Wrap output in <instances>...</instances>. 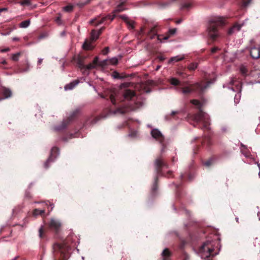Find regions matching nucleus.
Masks as SVG:
<instances>
[{
  "label": "nucleus",
  "instance_id": "9",
  "mask_svg": "<svg viewBox=\"0 0 260 260\" xmlns=\"http://www.w3.org/2000/svg\"><path fill=\"white\" fill-rule=\"evenodd\" d=\"M206 86L199 83L191 84L188 86L181 88V92L184 95L190 94L192 92H197L200 94L202 93Z\"/></svg>",
  "mask_w": 260,
  "mask_h": 260
},
{
  "label": "nucleus",
  "instance_id": "64",
  "mask_svg": "<svg viewBox=\"0 0 260 260\" xmlns=\"http://www.w3.org/2000/svg\"><path fill=\"white\" fill-rule=\"evenodd\" d=\"M258 175H259V177H260V172H259Z\"/></svg>",
  "mask_w": 260,
  "mask_h": 260
},
{
  "label": "nucleus",
  "instance_id": "43",
  "mask_svg": "<svg viewBox=\"0 0 260 260\" xmlns=\"http://www.w3.org/2000/svg\"><path fill=\"white\" fill-rule=\"evenodd\" d=\"M120 78H121V77L120 76L119 73L115 71V79H116V78L119 79Z\"/></svg>",
  "mask_w": 260,
  "mask_h": 260
},
{
  "label": "nucleus",
  "instance_id": "52",
  "mask_svg": "<svg viewBox=\"0 0 260 260\" xmlns=\"http://www.w3.org/2000/svg\"><path fill=\"white\" fill-rule=\"evenodd\" d=\"M118 63V59L115 57V66Z\"/></svg>",
  "mask_w": 260,
  "mask_h": 260
},
{
  "label": "nucleus",
  "instance_id": "15",
  "mask_svg": "<svg viewBox=\"0 0 260 260\" xmlns=\"http://www.w3.org/2000/svg\"><path fill=\"white\" fill-rule=\"evenodd\" d=\"M59 149L58 148L54 147H53L51 150L50 154L49 157L46 160V161L44 164V168L45 169H48L49 168V164L50 162H53L55 158L58 155Z\"/></svg>",
  "mask_w": 260,
  "mask_h": 260
},
{
  "label": "nucleus",
  "instance_id": "48",
  "mask_svg": "<svg viewBox=\"0 0 260 260\" xmlns=\"http://www.w3.org/2000/svg\"><path fill=\"white\" fill-rule=\"evenodd\" d=\"M177 159L175 157H173L172 158L171 161H172V163H174V162H175V161H177Z\"/></svg>",
  "mask_w": 260,
  "mask_h": 260
},
{
  "label": "nucleus",
  "instance_id": "4",
  "mask_svg": "<svg viewBox=\"0 0 260 260\" xmlns=\"http://www.w3.org/2000/svg\"><path fill=\"white\" fill-rule=\"evenodd\" d=\"M190 103L196 106L199 109V112L197 113L189 114L188 117L193 121L199 124L200 122L202 123L203 126L202 129H209L210 118L209 115L202 110V104L198 100H192Z\"/></svg>",
  "mask_w": 260,
  "mask_h": 260
},
{
  "label": "nucleus",
  "instance_id": "23",
  "mask_svg": "<svg viewBox=\"0 0 260 260\" xmlns=\"http://www.w3.org/2000/svg\"><path fill=\"white\" fill-rule=\"evenodd\" d=\"M79 83V81L78 80L73 81V82L70 83L69 84H67L64 86V89L66 90H71L73 89Z\"/></svg>",
  "mask_w": 260,
  "mask_h": 260
},
{
  "label": "nucleus",
  "instance_id": "49",
  "mask_svg": "<svg viewBox=\"0 0 260 260\" xmlns=\"http://www.w3.org/2000/svg\"><path fill=\"white\" fill-rule=\"evenodd\" d=\"M7 11V8H3L0 9V13L2 12H3V11Z\"/></svg>",
  "mask_w": 260,
  "mask_h": 260
},
{
  "label": "nucleus",
  "instance_id": "17",
  "mask_svg": "<svg viewBox=\"0 0 260 260\" xmlns=\"http://www.w3.org/2000/svg\"><path fill=\"white\" fill-rule=\"evenodd\" d=\"M12 95L11 90L4 86L0 87V101L11 97Z\"/></svg>",
  "mask_w": 260,
  "mask_h": 260
},
{
  "label": "nucleus",
  "instance_id": "59",
  "mask_svg": "<svg viewBox=\"0 0 260 260\" xmlns=\"http://www.w3.org/2000/svg\"><path fill=\"white\" fill-rule=\"evenodd\" d=\"M18 256H16L14 259L12 260H16L18 258Z\"/></svg>",
  "mask_w": 260,
  "mask_h": 260
},
{
  "label": "nucleus",
  "instance_id": "50",
  "mask_svg": "<svg viewBox=\"0 0 260 260\" xmlns=\"http://www.w3.org/2000/svg\"><path fill=\"white\" fill-rule=\"evenodd\" d=\"M42 61H43V59H41V58L39 59L38 61V64L40 65L42 63Z\"/></svg>",
  "mask_w": 260,
  "mask_h": 260
},
{
  "label": "nucleus",
  "instance_id": "40",
  "mask_svg": "<svg viewBox=\"0 0 260 260\" xmlns=\"http://www.w3.org/2000/svg\"><path fill=\"white\" fill-rule=\"evenodd\" d=\"M39 232V237L41 238H43V233H44V230H43V226H42L40 228Z\"/></svg>",
  "mask_w": 260,
  "mask_h": 260
},
{
  "label": "nucleus",
  "instance_id": "7",
  "mask_svg": "<svg viewBox=\"0 0 260 260\" xmlns=\"http://www.w3.org/2000/svg\"><path fill=\"white\" fill-rule=\"evenodd\" d=\"M126 0H120L116 6V7L115 8V13H116V12H119L126 10ZM117 17H118L122 19L124 21V22L127 24L129 28H134V21L129 20L128 18L126 17L125 15H116V14H115V18Z\"/></svg>",
  "mask_w": 260,
  "mask_h": 260
},
{
  "label": "nucleus",
  "instance_id": "22",
  "mask_svg": "<svg viewBox=\"0 0 260 260\" xmlns=\"http://www.w3.org/2000/svg\"><path fill=\"white\" fill-rule=\"evenodd\" d=\"M172 253L168 248H165L161 253L162 260H170Z\"/></svg>",
  "mask_w": 260,
  "mask_h": 260
},
{
  "label": "nucleus",
  "instance_id": "21",
  "mask_svg": "<svg viewBox=\"0 0 260 260\" xmlns=\"http://www.w3.org/2000/svg\"><path fill=\"white\" fill-rule=\"evenodd\" d=\"M241 25L238 23H235L231 28H230L228 31V35H232L235 31H238L240 30Z\"/></svg>",
  "mask_w": 260,
  "mask_h": 260
},
{
  "label": "nucleus",
  "instance_id": "6",
  "mask_svg": "<svg viewBox=\"0 0 260 260\" xmlns=\"http://www.w3.org/2000/svg\"><path fill=\"white\" fill-rule=\"evenodd\" d=\"M215 241L208 240L200 248V254L202 259L212 260V258L217 254L215 252Z\"/></svg>",
  "mask_w": 260,
  "mask_h": 260
},
{
  "label": "nucleus",
  "instance_id": "10",
  "mask_svg": "<svg viewBox=\"0 0 260 260\" xmlns=\"http://www.w3.org/2000/svg\"><path fill=\"white\" fill-rule=\"evenodd\" d=\"M112 113L113 111H112L111 109L107 107L103 110L102 113L100 116L95 117H91L88 118L85 123V125L95 124L102 118H105L112 115Z\"/></svg>",
  "mask_w": 260,
  "mask_h": 260
},
{
  "label": "nucleus",
  "instance_id": "26",
  "mask_svg": "<svg viewBox=\"0 0 260 260\" xmlns=\"http://www.w3.org/2000/svg\"><path fill=\"white\" fill-rule=\"evenodd\" d=\"M74 8V6L72 4H69L67 6L63 8V10L66 12H72Z\"/></svg>",
  "mask_w": 260,
  "mask_h": 260
},
{
  "label": "nucleus",
  "instance_id": "13",
  "mask_svg": "<svg viewBox=\"0 0 260 260\" xmlns=\"http://www.w3.org/2000/svg\"><path fill=\"white\" fill-rule=\"evenodd\" d=\"M151 135L155 139L158 141L160 144L162 145V148L161 149V152L163 153L165 151V149L166 148V145L164 143V137L161 134L160 131L158 129H154L151 131Z\"/></svg>",
  "mask_w": 260,
  "mask_h": 260
},
{
  "label": "nucleus",
  "instance_id": "16",
  "mask_svg": "<svg viewBox=\"0 0 260 260\" xmlns=\"http://www.w3.org/2000/svg\"><path fill=\"white\" fill-rule=\"evenodd\" d=\"M48 226L50 230L57 234L60 230L61 223L58 220L51 219L48 223Z\"/></svg>",
  "mask_w": 260,
  "mask_h": 260
},
{
  "label": "nucleus",
  "instance_id": "36",
  "mask_svg": "<svg viewBox=\"0 0 260 260\" xmlns=\"http://www.w3.org/2000/svg\"><path fill=\"white\" fill-rule=\"evenodd\" d=\"M78 65H79V68L81 69H86V70H87V66H85L83 63L81 59H79V61H78Z\"/></svg>",
  "mask_w": 260,
  "mask_h": 260
},
{
  "label": "nucleus",
  "instance_id": "42",
  "mask_svg": "<svg viewBox=\"0 0 260 260\" xmlns=\"http://www.w3.org/2000/svg\"><path fill=\"white\" fill-rule=\"evenodd\" d=\"M207 141L208 145L210 144V138L209 137H206L203 143H205Z\"/></svg>",
  "mask_w": 260,
  "mask_h": 260
},
{
  "label": "nucleus",
  "instance_id": "18",
  "mask_svg": "<svg viewBox=\"0 0 260 260\" xmlns=\"http://www.w3.org/2000/svg\"><path fill=\"white\" fill-rule=\"evenodd\" d=\"M102 98L105 99L107 100H110L111 103L114 104V91L110 90L105 91L100 94Z\"/></svg>",
  "mask_w": 260,
  "mask_h": 260
},
{
  "label": "nucleus",
  "instance_id": "2",
  "mask_svg": "<svg viewBox=\"0 0 260 260\" xmlns=\"http://www.w3.org/2000/svg\"><path fill=\"white\" fill-rule=\"evenodd\" d=\"M72 242V236H69L62 243H55L53 246L54 260H67L70 256V244Z\"/></svg>",
  "mask_w": 260,
  "mask_h": 260
},
{
  "label": "nucleus",
  "instance_id": "45",
  "mask_svg": "<svg viewBox=\"0 0 260 260\" xmlns=\"http://www.w3.org/2000/svg\"><path fill=\"white\" fill-rule=\"evenodd\" d=\"M0 63L3 64H7V62L6 60L4 59L2 61H0Z\"/></svg>",
  "mask_w": 260,
  "mask_h": 260
},
{
  "label": "nucleus",
  "instance_id": "1",
  "mask_svg": "<svg viewBox=\"0 0 260 260\" xmlns=\"http://www.w3.org/2000/svg\"><path fill=\"white\" fill-rule=\"evenodd\" d=\"M154 166V170L156 173V176L155 178L154 182L151 188V192L154 195L158 189V177L164 176L168 178L171 177L172 176V172L169 171L166 173L162 171V169L164 168H169V165L165 160L161 154L155 159Z\"/></svg>",
  "mask_w": 260,
  "mask_h": 260
},
{
  "label": "nucleus",
  "instance_id": "8",
  "mask_svg": "<svg viewBox=\"0 0 260 260\" xmlns=\"http://www.w3.org/2000/svg\"><path fill=\"white\" fill-rule=\"evenodd\" d=\"M96 66H99L102 67L104 69H109V66H114V58H112L110 59H105L101 62L99 60V57H95L92 62L89 63L87 65V70H91L94 68ZM112 70V69L109 68Z\"/></svg>",
  "mask_w": 260,
  "mask_h": 260
},
{
  "label": "nucleus",
  "instance_id": "39",
  "mask_svg": "<svg viewBox=\"0 0 260 260\" xmlns=\"http://www.w3.org/2000/svg\"><path fill=\"white\" fill-rule=\"evenodd\" d=\"M251 2V0H243V6L244 7L247 6Z\"/></svg>",
  "mask_w": 260,
  "mask_h": 260
},
{
  "label": "nucleus",
  "instance_id": "38",
  "mask_svg": "<svg viewBox=\"0 0 260 260\" xmlns=\"http://www.w3.org/2000/svg\"><path fill=\"white\" fill-rule=\"evenodd\" d=\"M109 51V48L108 47H106L104 48L103 50L102 51L103 54L104 55H107Z\"/></svg>",
  "mask_w": 260,
  "mask_h": 260
},
{
  "label": "nucleus",
  "instance_id": "24",
  "mask_svg": "<svg viewBox=\"0 0 260 260\" xmlns=\"http://www.w3.org/2000/svg\"><path fill=\"white\" fill-rule=\"evenodd\" d=\"M128 111V109L126 107H120L115 108V114L118 113L120 114H125Z\"/></svg>",
  "mask_w": 260,
  "mask_h": 260
},
{
  "label": "nucleus",
  "instance_id": "63",
  "mask_svg": "<svg viewBox=\"0 0 260 260\" xmlns=\"http://www.w3.org/2000/svg\"><path fill=\"white\" fill-rule=\"evenodd\" d=\"M159 68V67L158 66L157 68H156V70H158Z\"/></svg>",
  "mask_w": 260,
  "mask_h": 260
},
{
  "label": "nucleus",
  "instance_id": "55",
  "mask_svg": "<svg viewBox=\"0 0 260 260\" xmlns=\"http://www.w3.org/2000/svg\"><path fill=\"white\" fill-rule=\"evenodd\" d=\"M184 242H182V243H181V245H180V248H183V246H184Z\"/></svg>",
  "mask_w": 260,
  "mask_h": 260
},
{
  "label": "nucleus",
  "instance_id": "53",
  "mask_svg": "<svg viewBox=\"0 0 260 260\" xmlns=\"http://www.w3.org/2000/svg\"><path fill=\"white\" fill-rule=\"evenodd\" d=\"M180 177H181V179H184V177H185V176H184V175H183V174H181V175H180Z\"/></svg>",
  "mask_w": 260,
  "mask_h": 260
},
{
  "label": "nucleus",
  "instance_id": "51",
  "mask_svg": "<svg viewBox=\"0 0 260 260\" xmlns=\"http://www.w3.org/2000/svg\"><path fill=\"white\" fill-rule=\"evenodd\" d=\"M182 21V20L181 19H178L176 21V24H179Z\"/></svg>",
  "mask_w": 260,
  "mask_h": 260
},
{
  "label": "nucleus",
  "instance_id": "58",
  "mask_svg": "<svg viewBox=\"0 0 260 260\" xmlns=\"http://www.w3.org/2000/svg\"><path fill=\"white\" fill-rule=\"evenodd\" d=\"M188 179L189 180H190L191 179V175H188Z\"/></svg>",
  "mask_w": 260,
  "mask_h": 260
},
{
  "label": "nucleus",
  "instance_id": "19",
  "mask_svg": "<svg viewBox=\"0 0 260 260\" xmlns=\"http://www.w3.org/2000/svg\"><path fill=\"white\" fill-rule=\"evenodd\" d=\"M250 54L254 59H258L260 58V50L258 47H251L250 50Z\"/></svg>",
  "mask_w": 260,
  "mask_h": 260
},
{
  "label": "nucleus",
  "instance_id": "31",
  "mask_svg": "<svg viewBox=\"0 0 260 260\" xmlns=\"http://www.w3.org/2000/svg\"><path fill=\"white\" fill-rule=\"evenodd\" d=\"M213 161L214 159L213 158H210L208 160L204 162V165L206 167H209L213 164Z\"/></svg>",
  "mask_w": 260,
  "mask_h": 260
},
{
  "label": "nucleus",
  "instance_id": "5",
  "mask_svg": "<svg viewBox=\"0 0 260 260\" xmlns=\"http://www.w3.org/2000/svg\"><path fill=\"white\" fill-rule=\"evenodd\" d=\"M157 26L154 25L153 26L150 25L149 24H146L145 26L141 27V32L142 34L147 33V36L150 39H153L157 36V40L160 42L162 40H168L171 36L174 35L176 32V28L170 29L168 32L165 35H157Z\"/></svg>",
  "mask_w": 260,
  "mask_h": 260
},
{
  "label": "nucleus",
  "instance_id": "11",
  "mask_svg": "<svg viewBox=\"0 0 260 260\" xmlns=\"http://www.w3.org/2000/svg\"><path fill=\"white\" fill-rule=\"evenodd\" d=\"M79 113V110L78 109L74 111L66 119H64L62 123L55 127V129L60 131L65 129L77 116Z\"/></svg>",
  "mask_w": 260,
  "mask_h": 260
},
{
  "label": "nucleus",
  "instance_id": "46",
  "mask_svg": "<svg viewBox=\"0 0 260 260\" xmlns=\"http://www.w3.org/2000/svg\"><path fill=\"white\" fill-rule=\"evenodd\" d=\"M136 104L137 105L136 107L138 108L142 105V103L139 102L136 103Z\"/></svg>",
  "mask_w": 260,
  "mask_h": 260
},
{
  "label": "nucleus",
  "instance_id": "47",
  "mask_svg": "<svg viewBox=\"0 0 260 260\" xmlns=\"http://www.w3.org/2000/svg\"><path fill=\"white\" fill-rule=\"evenodd\" d=\"M56 21L57 22V23H60V21H61V18L60 17H57L56 19Z\"/></svg>",
  "mask_w": 260,
  "mask_h": 260
},
{
  "label": "nucleus",
  "instance_id": "27",
  "mask_svg": "<svg viewBox=\"0 0 260 260\" xmlns=\"http://www.w3.org/2000/svg\"><path fill=\"white\" fill-rule=\"evenodd\" d=\"M30 20L28 19V20H26L21 22L19 24V27L21 28H26L30 25Z\"/></svg>",
  "mask_w": 260,
  "mask_h": 260
},
{
  "label": "nucleus",
  "instance_id": "34",
  "mask_svg": "<svg viewBox=\"0 0 260 260\" xmlns=\"http://www.w3.org/2000/svg\"><path fill=\"white\" fill-rule=\"evenodd\" d=\"M240 72L243 76H245L247 75V70L244 66H241L240 68Z\"/></svg>",
  "mask_w": 260,
  "mask_h": 260
},
{
  "label": "nucleus",
  "instance_id": "44",
  "mask_svg": "<svg viewBox=\"0 0 260 260\" xmlns=\"http://www.w3.org/2000/svg\"><path fill=\"white\" fill-rule=\"evenodd\" d=\"M9 51H10V48H7L3 49L1 50V52H8Z\"/></svg>",
  "mask_w": 260,
  "mask_h": 260
},
{
  "label": "nucleus",
  "instance_id": "62",
  "mask_svg": "<svg viewBox=\"0 0 260 260\" xmlns=\"http://www.w3.org/2000/svg\"><path fill=\"white\" fill-rule=\"evenodd\" d=\"M13 39H14V40H18V39H17V38H14Z\"/></svg>",
  "mask_w": 260,
  "mask_h": 260
},
{
  "label": "nucleus",
  "instance_id": "20",
  "mask_svg": "<svg viewBox=\"0 0 260 260\" xmlns=\"http://www.w3.org/2000/svg\"><path fill=\"white\" fill-rule=\"evenodd\" d=\"M124 97L127 100H132L136 95V92L130 89H126L124 92Z\"/></svg>",
  "mask_w": 260,
  "mask_h": 260
},
{
  "label": "nucleus",
  "instance_id": "33",
  "mask_svg": "<svg viewBox=\"0 0 260 260\" xmlns=\"http://www.w3.org/2000/svg\"><path fill=\"white\" fill-rule=\"evenodd\" d=\"M191 7V4L190 3H184L182 4L181 6V10H188Z\"/></svg>",
  "mask_w": 260,
  "mask_h": 260
},
{
  "label": "nucleus",
  "instance_id": "57",
  "mask_svg": "<svg viewBox=\"0 0 260 260\" xmlns=\"http://www.w3.org/2000/svg\"><path fill=\"white\" fill-rule=\"evenodd\" d=\"M111 76L114 78V71H113L112 72H111Z\"/></svg>",
  "mask_w": 260,
  "mask_h": 260
},
{
  "label": "nucleus",
  "instance_id": "29",
  "mask_svg": "<svg viewBox=\"0 0 260 260\" xmlns=\"http://www.w3.org/2000/svg\"><path fill=\"white\" fill-rule=\"evenodd\" d=\"M183 59H184L183 56H176L173 57L171 58L169 60V62L170 63L172 61L177 62V61H181V60H183Z\"/></svg>",
  "mask_w": 260,
  "mask_h": 260
},
{
  "label": "nucleus",
  "instance_id": "56",
  "mask_svg": "<svg viewBox=\"0 0 260 260\" xmlns=\"http://www.w3.org/2000/svg\"><path fill=\"white\" fill-rule=\"evenodd\" d=\"M176 113H177V112L173 111V112H172V114H172V115H175V114H176Z\"/></svg>",
  "mask_w": 260,
  "mask_h": 260
},
{
  "label": "nucleus",
  "instance_id": "32",
  "mask_svg": "<svg viewBox=\"0 0 260 260\" xmlns=\"http://www.w3.org/2000/svg\"><path fill=\"white\" fill-rule=\"evenodd\" d=\"M198 63H191L188 66V69L190 71H194L197 68Z\"/></svg>",
  "mask_w": 260,
  "mask_h": 260
},
{
  "label": "nucleus",
  "instance_id": "25",
  "mask_svg": "<svg viewBox=\"0 0 260 260\" xmlns=\"http://www.w3.org/2000/svg\"><path fill=\"white\" fill-rule=\"evenodd\" d=\"M169 81L171 84L174 86L179 85L180 83V81L175 78H171Z\"/></svg>",
  "mask_w": 260,
  "mask_h": 260
},
{
  "label": "nucleus",
  "instance_id": "28",
  "mask_svg": "<svg viewBox=\"0 0 260 260\" xmlns=\"http://www.w3.org/2000/svg\"><path fill=\"white\" fill-rule=\"evenodd\" d=\"M45 213V210H39L38 209H35L33 211V215L34 216H37V215H44Z\"/></svg>",
  "mask_w": 260,
  "mask_h": 260
},
{
  "label": "nucleus",
  "instance_id": "41",
  "mask_svg": "<svg viewBox=\"0 0 260 260\" xmlns=\"http://www.w3.org/2000/svg\"><path fill=\"white\" fill-rule=\"evenodd\" d=\"M219 50V49L218 47H213V48H212L211 52H212V53H215Z\"/></svg>",
  "mask_w": 260,
  "mask_h": 260
},
{
  "label": "nucleus",
  "instance_id": "54",
  "mask_svg": "<svg viewBox=\"0 0 260 260\" xmlns=\"http://www.w3.org/2000/svg\"><path fill=\"white\" fill-rule=\"evenodd\" d=\"M62 140H63V141H68V139H67L66 137H63L62 138Z\"/></svg>",
  "mask_w": 260,
  "mask_h": 260
},
{
  "label": "nucleus",
  "instance_id": "3",
  "mask_svg": "<svg viewBox=\"0 0 260 260\" xmlns=\"http://www.w3.org/2000/svg\"><path fill=\"white\" fill-rule=\"evenodd\" d=\"M225 18L215 16L211 18L208 22L207 30L208 36L212 41H215L220 36L219 29L226 24Z\"/></svg>",
  "mask_w": 260,
  "mask_h": 260
},
{
  "label": "nucleus",
  "instance_id": "37",
  "mask_svg": "<svg viewBox=\"0 0 260 260\" xmlns=\"http://www.w3.org/2000/svg\"><path fill=\"white\" fill-rule=\"evenodd\" d=\"M21 5H30V0H23L21 2Z\"/></svg>",
  "mask_w": 260,
  "mask_h": 260
},
{
  "label": "nucleus",
  "instance_id": "14",
  "mask_svg": "<svg viewBox=\"0 0 260 260\" xmlns=\"http://www.w3.org/2000/svg\"><path fill=\"white\" fill-rule=\"evenodd\" d=\"M112 15H108L105 17H103L101 19L100 18H96L95 19H92L90 21V23L91 24L94 25L95 26H98L102 23L105 22V23H108L109 22H111L114 19V11H112L111 12Z\"/></svg>",
  "mask_w": 260,
  "mask_h": 260
},
{
  "label": "nucleus",
  "instance_id": "60",
  "mask_svg": "<svg viewBox=\"0 0 260 260\" xmlns=\"http://www.w3.org/2000/svg\"><path fill=\"white\" fill-rule=\"evenodd\" d=\"M178 74H179V75H182V72H178Z\"/></svg>",
  "mask_w": 260,
  "mask_h": 260
},
{
  "label": "nucleus",
  "instance_id": "61",
  "mask_svg": "<svg viewBox=\"0 0 260 260\" xmlns=\"http://www.w3.org/2000/svg\"><path fill=\"white\" fill-rule=\"evenodd\" d=\"M72 137H73V135H72V134H71V135H70V138H72Z\"/></svg>",
  "mask_w": 260,
  "mask_h": 260
},
{
  "label": "nucleus",
  "instance_id": "12",
  "mask_svg": "<svg viewBox=\"0 0 260 260\" xmlns=\"http://www.w3.org/2000/svg\"><path fill=\"white\" fill-rule=\"evenodd\" d=\"M103 28H101L99 31L95 30H92L91 32V41H89L86 40L84 44H83V48L84 50H89L92 49V46L91 44L92 42H94L96 40L100 35L102 33Z\"/></svg>",
  "mask_w": 260,
  "mask_h": 260
},
{
  "label": "nucleus",
  "instance_id": "35",
  "mask_svg": "<svg viewBox=\"0 0 260 260\" xmlns=\"http://www.w3.org/2000/svg\"><path fill=\"white\" fill-rule=\"evenodd\" d=\"M20 56V53L18 52L15 54H12V59L15 61H17L18 60Z\"/></svg>",
  "mask_w": 260,
  "mask_h": 260
},
{
  "label": "nucleus",
  "instance_id": "30",
  "mask_svg": "<svg viewBox=\"0 0 260 260\" xmlns=\"http://www.w3.org/2000/svg\"><path fill=\"white\" fill-rule=\"evenodd\" d=\"M231 83L233 85H235V86L237 87V90H238L239 91H241L242 85H241V83L240 82H239V81L236 82V81H235L234 80H232L231 81Z\"/></svg>",
  "mask_w": 260,
  "mask_h": 260
}]
</instances>
